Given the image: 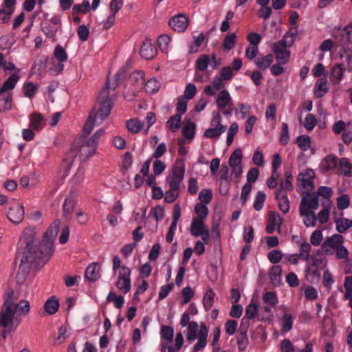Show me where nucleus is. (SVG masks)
Here are the masks:
<instances>
[{"label":"nucleus","instance_id":"f257e3e1","mask_svg":"<svg viewBox=\"0 0 352 352\" xmlns=\"http://www.w3.org/2000/svg\"><path fill=\"white\" fill-rule=\"evenodd\" d=\"M36 235L35 228L28 227L24 229L20 237L19 243L24 245V251L16 274L18 283H22L25 280L32 265L37 268H41L45 265H41L38 261L43 258V254H39L38 245H34Z\"/></svg>","mask_w":352,"mask_h":352},{"label":"nucleus","instance_id":"f03ea898","mask_svg":"<svg viewBox=\"0 0 352 352\" xmlns=\"http://www.w3.org/2000/svg\"><path fill=\"white\" fill-rule=\"evenodd\" d=\"M104 134V130L100 129L87 140L83 135L75 139L71 145L70 151L66 154L61 164L66 173L71 169L74 158L77 155L79 156L81 162H85L96 153L98 140Z\"/></svg>","mask_w":352,"mask_h":352},{"label":"nucleus","instance_id":"7ed1b4c3","mask_svg":"<svg viewBox=\"0 0 352 352\" xmlns=\"http://www.w3.org/2000/svg\"><path fill=\"white\" fill-rule=\"evenodd\" d=\"M4 302L0 310V326L3 328L12 327L14 326V321L16 322V327L20 324V320L14 318L17 309L21 311V314L26 316L30 310L29 301L21 300L19 303L15 301L17 299L14 290L12 288L8 289L3 296Z\"/></svg>","mask_w":352,"mask_h":352},{"label":"nucleus","instance_id":"20e7f679","mask_svg":"<svg viewBox=\"0 0 352 352\" xmlns=\"http://www.w3.org/2000/svg\"><path fill=\"white\" fill-rule=\"evenodd\" d=\"M60 221L54 220L44 233L42 241L38 244L39 254H43V258L38 260L41 265H45L53 255L54 241L58 233Z\"/></svg>","mask_w":352,"mask_h":352},{"label":"nucleus","instance_id":"39448f33","mask_svg":"<svg viewBox=\"0 0 352 352\" xmlns=\"http://www.w3.org/2000/svg\"><path fill=\"white\" fill-rule=\"evenodd\" d=\"M332 36L334 38L335 46L340 47L338 52L339 58L342 59L345 54L352 50V21L337 30H333Z\"/></svg>","mask_w":352,"mask_h":352},{"label":"nucleus","instance_id":"423d86ee","mask_svg":"<svg viewBox=\"0 0 352 352\" xmlns=\"http://www.w3.org/2000/svg\"><path fill=\"white\" fill-rule=\"evenodd\" d=\"M319 207V201L317 199V196L311 195L303 197L300 201L299 206V213L301 217L309 218L311 217V222L307 223L306 221H304L305 226H315L317 222V218L312 210H317Z\"/></svg>","mask_w":352,"mask_h":352},{"label":"nucleus","instance_id":"0eeeda50","mask_svg":"<svg viewBox=\"0 0 352 352\" xmlns=\"http://www.w3.org/2000/svg\"><path fill=\"white\" fill-rule=\"evenodd\" d=\"M127 76L126 69L124 68L120 69L117 74L115 75V82L113 83V87H111L113 90H115L120 84L121 82L126 78ZM111 89L109 80L106 82V86L103 87L98 96V102H112L111 98L109 96V89Z\"/></svg>","mask_w":352,"mask_h":352},{"label":"nucleus","instance_id":"6e6552de","mask_svg":"<svg viewBox=\"0 0 352 352\" xmlns=\"http://www.w3.org/2000/svg\"><path fill=\"white\" fill-rule=\"evenodd\" d=\"M287 47H289L288 43L285 41V39H281L272 44V52L279 64H286L289 60L290 51L287 50Z\"/></svg>","mask_w":352,"mask_h":352},{"label":"nucleus","instance_id":"1a4fd4ad","mask_svg":"<svg viewBox=\"0 0 352 352\" xmlns=\"http://www.w3.org/2000/svg\"><path fill=\"white\" fill-rule=\"evenodd\" d=\"M185 173V166L182 160H177L175 164L173 166L172 171L168 176L166 177V182L167 184L175 183L180 186V184L183 181Z\"/></svg>","mask_w":352,"mask_h":352},{"label":"nucleus","instance_id":"9d476101","mask_svg":"<svg viewBox=\"0 0 352 352\" xmlns=\"http://www.w3.org/2000/svg\"><path fill=\"white\" fill-rule=\"evenodd\" d=\"M112 107V102H98L90 113H94V117L99 120L98 124H100L109 116Z\"/></svg>","mask_w":352,"mask_h":352},{"label":"nucleus","instance_id":"9b49d317","mask_svg":"<svg viewBox=\"0 0 352 352\" xmlns=\"http://www.w3.org/2000/svg\"><path fill=\"white\" fill-rule=\"evenodd\" d=\"M25 210L22 204H14L9 208L8 219L14 224L20 223L24 219Z\"/></svg>","mask_w":352,"mask_h":352},{"label":"nucleus","instance_id":"f8f14e48","mask_svg":"<svg viewBox=\"0 0 352 352\" xmlns=\"http://www.w3.org/2000/svg\"><path fill=\"white\" fill-rule=\"evenodd\" d=\"M188 19L183 14L172 17L168 22L170 27L175 32H183L188 26Z\"/></svg>","mask_w":352,"mask_h":352},{"label":"nucleus","instance_id":"ddd939ff","mask_svg":"<svg viewBox=\"0 0 352 352\" xmlns=\"http://www.w3.org/2000/svg\"><path fill=\"white\" fill-rule=\"evenodd\" d=\"M140 54L142 58L150 60L156 56L157 49L150 40H146L141 45Z\"/></svg>","mask_w":352,"mask_h":352},{"label":"nucleus","instance_id":"4468645a","mask_svg":"<svg viewBox=\"0 0 352 352\" xmlns=\"http://www.w3.org/2000/svg\"><path fill=\"white\" fill-rule=\"evenodd\" d=\"M85 278L89 282H95L100 277V265L98 263H92L86 269Z\"/></svg>","mask_w":352,"mask_h":352},{"label":"nucleus","instance_id":"2eb2a0df","mask_svg":"<svg viewBox=\"0 0 352 352\" xmlns=\"http://www.w3.org/2000/svg\"><path fill=\"white\" fill-rule=\"evenodd\" d=\"M75 206L74 196L70 193L69 196L65 199L63 204V216L67 220L72 219Z\"/></svg>","mask_w":352,"mask_h":352},{"label":"nucleus","instance_id":"dca6fc26","mask_svg":"<svg viewBox=\"0 0 352 352\" xmlns=\"http://www.w3.org/2000/svg\"><path fill=\"white\" fill-rule=\"evenodd\" d=\"M216 103H217V107L220 110L223 109V108H225L227 106L230 107L233 105L230 95L229 92L226 89L222 90L219 93V94L216 100Z\"/></svg>","mask_w":352,"mask_h":352},{"label":"nucleus","instance_id":"f3484780","mask_svg":"<svg viewBox=\"0 0 352 352\" xmlns=\"http://www.w3.org/2000/svg\"><path fill=\"white\" fill-rule=\"evenodd\" d=\"M303 195H305L307 196H311L315 195L317 196V199H318L319 196H322L323 198L327 199L325 204H327L328 201H330L329 199L333 195V190L331 188L328 186H320L318 188V190L315 192H302Z\"/></svg>","mask_w":352,"mask_h":352},{"label":"nucleus","instance_id":"a211bd4d","mask_svg":"<svg viewBox=\"0 0 352 352\" xmlns=\"http://www.w3.org/2000/svg\"><path fill=\"white\" fill-rule=\"evenodd\" d=\"M275 199L278 200L279 209L285 214L287 213L289 210V201L286 194L280 192V190L275 191Z\"/></svg>","mask_w":352,"mask_h":352},{"label":"nucleus","instance_id":"6ab92c4d","mask_svg":"<svg viewBox=\"0 0 352 352\" xmlns=\"http://www.w3.org/2000/svg\"><path fill=\"white\" fill-rule=\"evenodd\" d=\"M282 268L280 265H273L270 269L269 277L272 284L274 287L281 284Z\"/></svg>","mask_w":352,"mask_h":352},{"label":"nucleus","instance_id":"aec40b11","mask_svg":"<svg viewBox=\"0 0 352 352\" xmlns=\"http://www.w3.org/2000/svg\"><path fill=\"white\" fill-rule=\"evenodd\" d=\"M206 230L204 220L192 218L190 226V233L194 236H199Z\"/></svg>","mask_w":352,"mask_h":352},{"label":"nucleus","instance_id":"412c9836","mask_svg":"<svg viewBox=\"0 0 352 352\" xmlns=\"http://www.w3.org/2000/svg\"><path fill=\"white\" fill-rule=\"evenodd\" d=\"M169 189L166 191L164 201L167 203H173L179 196V190L180 186L175 183L168 184Z\"/></svg>","mask_w":352,"mask_h":352},{"label":"nucleus","instance_id":"4be33fe9","mask_svg":"<svg viewBox=\"0 0 352 352\" xmlns=\"http://www.w3.org/2000/svg\"><path fill=\"white\" fill-rule=\"evenodd\" d=\"M345 70H346V67L343 64L336 63L331 68L330 80L331 81H333V80H336V82L338 83L342 79Z\"/></svg>","mask_w":352,"mask_h":352},{"label":"nucleus","instance_id":"5701e85b","mask_svg":"<svg viewBox=\"0 0 352 352\" xmlns=\"http://www.w3.org/2000/svg\"><path fill=\"white\" fill-rule=\"evenodd\" d=\"M58 308L59 301L55 296H51L44 304V309L50 315L56 314Z\"/></svg>","mask_w":352,"mask_h":352},{"label":"nucleus","instance_id":"b1692460","mask_svg":"<svg viewBox=\"0 0 352 352\" xmlns=\"http://www.w3.org/2000/svg\"><path fill=\"white\" fill-rule=\"evenodd\" d=\"M44 117L38 112H34L30 116V126L34 130H40L43 127Z\"/></svg>","mask_w":352,"mask_h":352},{"label":"nucleus","instance_id":"393cba45","mask_svg":"<svg viewBox=\"0 0 352 352\" xmlns=\"http://www.w3.org/2000/svg\"><path fill=\"white\" fill-rule=\"evenodd\" d=\"M19 78L20 76L18 74L14 73L11 74L0 88V93L3 94L8 90L13 89Z\"/></svg>","mask_w":352,"mask_h":352},{"label":"nucleus","instance_id":"a878e982","mask_svg":"<svg viewBox=\"0 0 352 352\" xmlns=\"http://www.w3.org/2000/svg\"><path fill=\"white\" fill-rule=\"evenodd\" d=\"M274 61V56L271 54L258 58L255 60L256 67L261 70H265L270 67Z\"/></svg>","mask_w":352,"mask_h":352},{"label":"nucleus","instance_id":"bb28decb","mask_svg":"<svg viewBox=\"0 0 352 352\" xmlns=\"http://www.w3.org/2000/svg\"><path fill=\"white\" fill-rule=\"evenodd\" d=\"M327 80L326 78H320L316 81L315 89V95L317 98H322L324 94L329 91V88L327 87Z\"/></svg>","mask_w":352,"mask_h":352},{"label":"nucleus","instance_id":"cd10ccee","mask_svg":"<svg viewBox=\"0 0 352 352\" xmlns=\"http://www.w3.org/2000/svg\"><path fill=\"white\" fill-rule=\"evenodd\" d=\"M226 130V126H214L209 128L204 131V135L207 138H218Z\"/></svg>","mask_w":352,"mask_h":352},{"label":"nucleus","instance_id":"c85d7f7f","mask_svg":"<svg viewBox=\"0 0 352 352\" xmlns=\"http://www.w3.org/2000/svg\"><path fill=\"white\" fill-rule=\"evenodd\" d=\"M305 277L311 283L318 282L320 278L319 270L307 265L305 268Z\"/></svg>","mask_w":352,"mask_h":352},{"label":"nucleus","instance_id":"c756f323","mask_svg":"<svg viewBox=\"0 0 352 352\" xmlns=\"http://www.w3.org/2000/svg\"><path fill=\"white\" fill-rule=\"evenodd\" d=\"M322 206H324V208L320 212H319L318 216L316 217V218L318 219L319 223L321 224L327 223L329 220L331 201H328L327 204H325V202L323 201Z\"/></svg>","mask_w":352,"mask_h":352},{"label":"nucleus","instance_id":"7c9ffc66","mask_svg":"<svg viewBox=\"0 0 352 352\" xmlns=\"http://www.w3.org/2000/svg\"><path fill=\"white\" fill-rule=\"evenodd\" d=\"M243 158L242 151L240 148L235 149L229 158V164L231 167L241 166Z\"/></svg>","mask_w":352,"mask_h":352},{"label":"nucleus","instance_id":"2f4dec72","mask_svg":"<svg viewBox=\"0 0 352 352\" xmlns=\"http://www.w3.org/2000/svg\"><path fill=\"white\" fill-rule=\"evenodd\" d=\"M196 124L190 120H186V125L182 129L183 135L188 140H192L195 137Z\"/></svg>","mask_w":352,"mask_h":352},{"label":"nucleus","instance_id":"473e14b6","mask_svg":"<svg viewBox=\"0 0 352 352\" xmlns=\"http://www.w3.org/2000/svg\"><path fill=\"white\" fill-rule=\"evenodd\" d=\"M96 122H97V120L94 117V113H90L84 125L83 133L82 134L84 135L85 138L91 133Z\"/></svg>","mask_w":352,"mask_h":352},{"label":"nucleus","instance_id":"72a5a7b5","mask_svg":"<svg viewBox=\"0 0 352 352\" xmlns=\"http://www.w3.org/2000/svg\"><path fill=\"white\" fill-rule=\"evenodd\" d=\"M182 116L180 114H175L171 116L167 121V126L172 132H175L180 127Z\"/></svg>","mask_w":352,"mask_h":352},{"label":"nucleus","instance_id":"f704fd0d","mask_svg":"<svg viewBox=\"0 0 352 352\" xmlns=\"http://www.w3.org/2000/svg\"><path fill=\"white\" fill-rule=\"evenodd\" d=\"M144 124L138 119H130L126 121V126L129 131L132 133H138L142 128Z\"/></svg>","mask_w":352,"mask_h":352},{"label":"nucleus","instance_id":"c9c22d12","mask_svg":"<svg viewBox=\"0 0 352 352\" xmlns=\"http://www.w3.org/2000/svg\"><path fill=\"white\" fill-rule=\"evenodd\" d=\"M131 83L132 85H142L144 84L145 80H144V74L142 71H135L133 72L129 77Z\"/></svg>","mask_w":352,"mask_h":352},{"label":"nucleus","instance_id":"e433bc0d","mask_svg":"<svg viewBox=\"0 0 352 352\" xmlns=\"http://www.w3.org/2000/svg\"><path fill=\"white\" fill-rule=\"evenodd\" d=\"M195 212L197 216L194 219L204 220L208 214V208L202 203H197L195 206Z\"/></svg>","mask_w":352,"mask_h":352},{"label":"nucleus","instance_id":"4c0bfd02","mask_svg":"<svg viewBox=\"0 0 352 352\" xmlns=\"http://www.w3.org/2000/svg\"><path fill=\"white\" fill-rule=\"evenodd\" d=\"M309 259L312 261V263H308L307 265L311 267L320 270L327 266V261L324 256H320V258H317L315 256H311Z\"/></svg>","mask_w":352,"mask_h":352},{"label":"nucleus","instance_id":"58836bf2","mask_svg":"<svg viewBox=\"0 0 352 352\" xmlns=\"http://www.w3.org/2000/svg\"><path fill=\"white\" fill-rule=\"evenodd\" d=\"M214 296L215 294L212 289L207 290L206 293L205 294L203 298V305L206 311H208L211 309L214 302Z\"/></svg>","mask_w":352,"mask_h":352},{"label":"nucleus","instance_id":"ea45409f","mask_svg":"<svg viewBox=\"0 0 352 352\" xmlns=\"http://www.w3.org/2000/svg\"><path fill=\"white\" fill-rule=\"evenodd\" d=\"M116 286L124 294H126L131 289V278L118 277Z\"/></svg>","mask_w":352,"mask_h":352},{"label":"nucleus","instance_id":"a19ab883","mask_svg":"<svg viewBox=\"0 0 352 352\" xmlns=\"http://www.w3.org/2000/svg\"><path fill=\"white\" fill-rule=\"evenodd\" d=\"M336 230L339 233H344L351 228L349 219L346 218H338L335 220Z\"/></svg>","mask_w":352,"mask_h":352},{"label":"nucleus","instance_id":"79ce46f5","mask_svg":"<svg viewBox=\"0 0 352 352\" xmlns=\"http://www.w3.org/2000/svg\"><path fill=\"white\" fill-rule=\"evenodd\" d=\"M338 158L334 155H328L322 161V166L325 170H330L337 166Z\"/></svg>","mask_w":352,"mask_h":352},{"label":"nucleus","instance_id":"37998d69","mask_svg":"<svg viewBox=\"0 0 352 352\" xmlns=\"http://www.w3.org/2000/svg\"><path fill=\"white\" fill-rule=\"evenodd\" d=\"M41 30L45 34V35L50 38H53L55 37L56 32H58V29L56 27L53 26L52 25L48 23H43L41 24Z\"/></svg>","mask_w":352,"mask_h":352},{"label":"nucleus","instance_id":"c03bdc74","mask_svg":"<svg viewBox=\"0 0 352 352\" xmlns=\"http://www.w3.org/2000/svg\"><path fill=\"white\" fill-rule=\"evenodd\" d=\"M199 325L196 322L192 321L188 327L186 338L188 340H195L197 338Z\"/></svg>","mask_w":352,"mask_h":352},{"label":"nucleus","instance_id":"a18cd8bd","mask_svg":"<svg viewBox=\"0 0 352 352\" xmlns=\"http://www.w3.org/2000/svg\"><path fill=\"white\" fill-rule=\"evenodd\" d=\"M296 142L298 147L303 151H307L311 144L310 137L307 135H302L297 138Z\"/></svg>","mask_w":352,"mask_h":352},{"label":"nucleus","instance_id":"49530a36","mask_svg":"<svg viewBox=\"0 0 352 352\" xmlns=\"http://www.w3.org/2000/svg\"><path fill=\"white\" fill-rule=\"evenodd\" d=\"M90 8L89 2L84 0L82 4H75L74 6L72 8L73 15L78 14V12L86 14L90 10Z\"/></svg>","mask_w":352,"mask_h":352},{"label":"nucleus","instance_id":"de8ad7c7","mask_svg":"<svg viewBox=\"0 0 352 352\" xmlns=\"http://www.w3.org/2000/svg\"><path fill=\"white\" fill-rule=\"evenodd\" d=\"M236 41V36L235 33L228 34L225 36L223 41V46L227 50H232Z\"/></svg>","mask_w":352,"mask_h":352},{"label":"nucleus","instance_id":"09e8293b","mask_svg":"<svg viewBox=\"0 0 352 352\" xmlns=\"http://www.w3.org/2000/svg\"><path fill=\"white\" fill-rule=\"evenodd\" d=\"M324 241L330 245V248L335 249L338 247V245H340L343 243L344 237L340 234H335L328 237Z\"/></svg>","mask_w":352,"mask_h":352},{"label":"nucleus","instance_id":"8fccbe9b","mask_svg":"<svg viewBox=\"0 0 352 352\" xmlns=\"http://www.w3.org/2000/svg\"><path fill=\"white\" fill-rule=\"evenodd\" d=\"M298 34L297 27H292L290 30L283 36L282 39H285V41L288 43V46L291 47L294 43L295 38Z\"/></svg>","mask_w":352,"mask_h":352},{"label":"nucleus","instance_id":"3c124183","mask_svg":"<svg viewBox=\"0 0 352 352\" xmlns=\"http://www.w3.org/2000/svg\"><path fill=\"white\" fill-rule=\"evenodd\" d=\"M236 342L239 350L244 351L248 345V338L246 333H238L236 335Z\"/></svg>","mask_w":352,"mask_h":352},{"label":"nucleus","instance_id":"603ef678","mask_svg":"<svg viewBox=\"0 0 352 352\" xmlns=\"http://www.w3.org/2000/svg\"><path fill=\"white\" fill-rule=\"evenodd\" d=\"M340 166L344 175L348 177L352 176V164L347 158L342 157L340 160Z\"/></svg>","mask_w":352,"mask_h":352},{"label":"nucleus","instance_id":"864d4df0","mask_svg":"<svg viewBox=\"0 0 352 352\" xmlns=\"http://www.w3.org/2000/svg\"><path fill=\"white\" fill-rule=\"evenodd\" d=\"M209 63V56L206 54H201L196 60V67L200 71H205L208 68Z\"/></svg>","mask_w":352,"mask_h":352},{"label":"nucleus","instance_id":"5fc2aeb1","mask_svg":"<svg viewBox=\"0 0 352 352\" xmlns=\"http://www.w3.org/2000/svg\"><path fill=\"white\" fill-rule=\"evenodd\" d=\"M37 87L32 82H25L23 85V93L25 96L32 98L35 95Z\"/></svg>","mask_w":352,"mask_h":352},{"label":"nucleus","instance_id":"6e6d98bb","mask_svg":"<svg viewBox=\"0 0 352 352\" xmlns=\"http://www.w3.org/2000/svg\"><path fill=\"white\" fill-rule=\"evenodd\" d=\"M160 333L162 338L168 342H172L174 333V330L173 327L170 326L162 325L161 327Z\"/></svg>","mask_w":352,"mask_h":352},{"label":"nucleus","instance_id":"4d7b16f0","mask_svg":"<svg viewBox=\"0 0 352 352\" xmlns=\"http://www.w3.org/2000/svg\"><path fill=\"white\" fill-rule=\"evenodd\" d=\"M266 195L262 191H258L256 195V198L253 204L254 208L258 211L262 209L263 204L265 201Z\"/></svg>","mask_w":352,"mask_h":352},{"label":"nucleus","instance_id":"13d9d810","mask_svg":"<svg viewBox=\"0 0 352 352\" xmlns=\"http://www.w3.org/2000/svg\"><path fill=\"white\" fill-rule=\"evenodd\" d=\"M54 56L59 62H65L67 59V54L65 49L60 45H58L55 47Z\"/></svg>","mask_w":352,"mask_h":352},{"label":"nucleus","instance_id":"bf43d9fd","mask_svg":"<svg viewBox=\"0 0 352 352\" xmlns=\"http://www.w3.org/2000/svg\"><path fill=\"white\" fill-rule=\"evenodd\" d=\"M311 245L307 242H304L301 244L300 248V253L298 254L300 258L305 261H308L310 256Z\"/></svg>","mask_w":352,"mask_h":352},{"label":"nucleus","instance_id":"052dcab7","mask_svg":"<svg viewBox=\"0 0 352 352\" xmlns=\"http://www.w3.org/2000/svg\"><path fill=\"white\" fill-rule=\"evenodd\" d=\"M289 140V126L286 122H283L282 124V130L280 137V144L285 146L288 144Z\"/></svg>","mask_w":352,"mask_h":352},{"label":"nucleus","instance_id":"680f3d73","mask_svg":"<svg viewBox=\"0 0 352 352\" xmlns=\"http://www.w3.org/2000/svg\"><path fill=\"white\" fill-rule=\"evenodd\" d=\"M212 199V192L210 189H204L199 194V199L203 204H207L211 201Z\"/></svg>","mask_w":352,"mask_h":352},{"label":"nucleus","instance_id":"e2e57ef3","mask_svg":"<svg viewBox=\"0 0 352 352\" xmlns=\"http://www.w3.org/2000/svg\"><path fill=\"white\" fill-rule=\"evenodd\" d=\"M350 198L346 194H343L337 198V206L340 210H344L349 206Z\"/></svg>","mask_w":352,"mask_h":352},{"label":"nucleus","instance_id":"0e129e2a","mask_svg":"<svg viewBox=\"0 0 352 352\" xmlns=\"http://www.w3.org/2000/svg\"><path fill=\"white\" fill-rule=\"evenodd\" d=\"M132 164L133 157L131 153L130 152L125 153V154L124 155L122 160V166L121 168V170L122 171L123 174L127 173L129 168L131 166Z\"/></svg>","mask_w":352,"mask_h":352},{"label":"nucleus","instance_id":"69168bd1","mask_svg":"<svg viewBox=\"0 0 352 352\" xmlns=\"http://www.w3.org/2000/svg\"><path fill=\"white\" fill-rule=\"evenodd\" d=\"M317 121L314 115L309 113L306 116L304 126L308 131H312Z\"/></svg>","mask_w":352,"mask_h":352},{"label":"nucleus","instance_id":"338daca9","mask_svg":"<svg viewBox=\"0 0 352 352\" xmlns=\"http://www.w3.org/2000/svg\"><path fill=\"white\" fill-rule=\"evenodd\" d=\"M258 314V307L256 304L250 303L245 308V317L248 319H254Z\"/></svg>","mask_w":352,"mask_h":352},{"label":"nucleus","instance_id":"774afa93","mask_svg":"<svg viewBox=\"0 0 352 352\" xmlns=\"http://www.w3.org/2000/svg\"><path fill=\"white\" fill-rule=\"evenodd\" d=\"M283 256L280 250H274L268 253L267 258L272 263L276 264L281 261Z\"/></svg>","mask_w":352,"mask_h":352}]
</instances>
